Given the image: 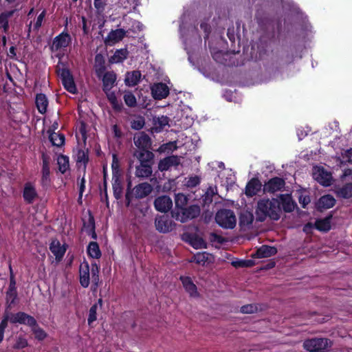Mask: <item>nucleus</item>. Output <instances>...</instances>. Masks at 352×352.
I'll use <instances>...</instances> for the list:
<instances>
[{"instance_id":"obj_15","label":"nucleus","mask_w":352,"mask_h":352,"mask_svg":"<svg viewBox=\"0 0 352 352\" xmlns=\"http://www.w3.org/2000/svg\"><path fill=\"white\" fill-rule=\"evenodd\" d=\"M156 210L161 212H168L173 206L172 199L167 195L157 197L154 201Z\"/></svg>"},{"instance_id":"obj_30","label":"nucleus","mask_w":352,"mask_h":352,"mask_svg":"<svg viewBox=\"0 0 352 352\" xmlns=\"http://www.w3.org/2000/svg\"><path fill=\"white\" fill-rule=\"evenodd\" d=\"M153 168L150 165H136L135 175L138 178H148L152 175Z\"/></svg>"},{"instance_id":"obj_64","label":"nucleus","mask_w":352,"mask_h":352,"mask_svg":"<svg viewBox=\"0 0 352 352\" xmlns=\"http://www.w3.org/2000/svg\"><path fill=\"white\" fill-rule=\"evenodd\" d=\"M210 239L212 241L217 242L220 244H222L225 241V239L222 236L216 233L211 234Z\"/></svg>"},{"instance_id":"obj_62","label":"nucleus","mask_w":352,"mask_h":352,"mask_svg":"<svg viewBox=\"0 0 352 352\" xmlns=\"http://www.w3.org/2000/svg\"><path fill=\"white\" fill-rule=\"evenodd\" d=\"M45 11H43L37 17L36 19V23H34V29L36 30H38L40 28V27L41 26V24H42V21L45 17Z\"/></svg>"},{"instance_id":"obj_52","label":"nucleus","mask_w":352,"mask_h":352,"mask_svg":"<svg viewBox=\"0 0 352 352\" xmlns=\"http://www.w3.org/2000/svg\"><path fill=\"white\" fill-rule=\"evenodd\" d=\"M215 192L214 191V189L212 187H209L207 189V191L206 192L204 196V202L205 204H210L212 202V197L214 195Z\"/></svg>"},{"instance_id":"obj_37","label":"nucleus","mask_w":352,"mask_h":352,"mask_svg":"<svg viewBox=\"0 0 352 352\" xmlns=\"http://www.w3.org/2000/svg\"><path fill=\"white\" fill-rule=\"evenodd\" d=\"M47 132L50 133L49 140L52 142V145L59 147L64 144L65 136L63 134L50 132V130Z\"/></svg>"},{"instance_id":"obj_49","label":"nucleus","mask_w":352,"mask_h":352,"mask_svg":"<svg viewBox=\"0 0 352 352\" xmlns=\"http://www.w3.org/2000/svg\"><path fill=\"white\" fill-rule=\"evenodd\" d=\"M12 315V313L7 310L5 311L3 318L0 323V331H5V329L8 326V321L9 320L11 322Z\"/></svg>"},{"instance_id":"obj_42","label":"nucleus","mask_w":352,"mask_h":352,"mask_svg":"<svg viewBox=\"0 0 352 352\" xmlns=\"http://www.w3.org/2000/svg\"><path fill=\"white\" fill-rule=\"evenodd\" d=\"M99 265H97L96 263H91V279L94 287L92 289L94 292L96 291L99 283Z\"/></svg>"},{"instance_id":"obj_18","label":"nucleus","mask_w":352,"mask_h":352,"mask_svg":"<svg viewBox=\"0 0 352 352\" xmlns=\"http://www.w3.org/2000/svg\"><path fill=\"white\" fill-rule=\"evenodd\" d=\"M336 204V199L331 195H325L322 196L316 204V209L322 212L323 210L329 209Z\"/></svg>"},{"instance_id":"obj_57","label":"nucleus","mask_w":352,"mask_h":352,"mask_svg":"<svg viewBox=\"0 0 352 352\" xmlns=\"http://www.w3.org/2000/svg\"><path fill=\"white\" fill-rule=\"evenodd\" d=\"M251 261H244V260H238L234 261L232 262V265L234 267H249V263H250Z\"/></svg>"},{"instance_id":"obj_19","label":"nucleus","mask_w":352,"mask_h":352,"mask_svg":"<svg viewBox=\"0 0 352 352\" xmlns=\"http://www.w3.org/2000/svg\"><path fill=\"white\" fill-rule=\"evenodd\" d=\"M261 182L256 177L252 178L246 184L245 193L248 197L256 195L261 189Z\"/></svg>"},{"instance_id":"obj_33","label":"nucleus","mask_w":352,"mask_h":352,"mask_svg":"<svg viewBox=\"0 0 352 352\" xmlns=\"http://www.w3.org/2000/svg\"><path fill=\"white\" fill-rule=\"evenodd\" d=\"M331 215L326 217L324 219H317L315 222V228L322 232H328L330 230Z\"/></svg>"},{"instance_id":"obj_60","label":"nucleus","mask_w":352,"mask_h":352,"mask_svg":"<svg viewBox=\"0 0 352 352\" xmlns=\"http://www.w3.org/2000/svg\"><path fill=\"white\" fill-rule=\"evenodd\" d=\"M342 157L345 162L352 163V148L345 151Z\"/></svg>"},{"instance_id":"obj_43","label":"nucleus","mask_w":352,"mask_h":352,"mask_svg":"<svg viewBox=\"0 0 352 352\" xmlns=\"http://www.w3.org/2000/svg\"><path fill=\"white\" fill-rule=\"evenodd\" d=\"M102 254L97 242H89V257L94 258H100Z\"/></svg>"},{"instance_id":"obj_40","label":"nucleus","mask_w":352,"mask_h":352,"mask_svg":"<svg viewBox=\"0 0 352 352\" xmlns=\"http://www.w3.org/2000/svg\"><path fill=\"white\" fill-rule=\"evenodd\" d=\"M57 163L58 165V170L62 173H65L69 168V157L65 155H59L57 159Z\"/></svg>"},{"instance_id":"obj_7","label":"nucleus","mask_w":352,"mask_h":352,"mask_svg":"<svg viewBox=\"0 0 352 352\" xmlns=\"http://www.w3.org/2000/svg\"><path fill=\"white\" fill-rule=\"evenodd\" d=\"M201 208L197 204H192L186 206L179 212H176L173 218L182 223L187 222L189 220L195 219L199 216Z\"/></svg>"},{"instance_id":"obj_11","label":"nucleus","mask_w":352,"mask_h":352,"mask_svg":"<svg viewBox=\"0 0 352 352\" xmlns=\"http://www.w3.org/2000/svg\"><path fill=\"white\" fill-rule=\"evenodd\" d=\"M133 155L138 160L139 165L153 166L154 164L155 155L153 152L148 150L135 151Z\"/></svg>"},{"instance_id":"obj_16","label":"nucleus","mask_w":352,"mask_h":352,"mask_svg":"<svg viewBox=\"0 0 352 352\" xmlns=\"http://www.w3.org/2000/svg\"><path fill=\"white\" fill-rule=\"evenodd\" d=\"M180 164V159L177 155H172L160 160L158 169L161 172L168 170L172 166H177Z\"/></svg>"},{"instance_id":"obj_38","label":"nucleus","mask_w":352,"mask_h":352,"mask_svg":"<svg viewBox=\"0 0 352 352\" xmlns=\"http://www.w3.org/2000/svg\"><path fill=\"white\" fill-rule=\"evenodd\" d=\"M298 202L302 208H306L307 206L310 203L311 199L309 193L305 189L297 191Z\"/></svg>"},{"instance_id":"obj_32","label":"nucleus","mask_w":352,"mask_h":352,"mask_svg":"<svg viewBox=\"0 0 352 352\" xmlns=\"http://www.w3.org/2000/svg\"><path fill=\"white\" fill-rule=\"evenodd\" d=\"M336 195L340 198L350 199L352 197V183H346L336 190Z\"/></svg>"},{"instance_id":"obj_39","label":"nucleus","mask_w":352,"mask_h":352,"mask_svg":"<svg viewBox=\"0 0 352 352\" xmlns=\"http://www.w3.org/2000/svg\"><path fill=\"white\" fill-rule=\"evenodd\" d=\"M190 244L195 249L206 248V243L201 238L197 235H192L190 237Z\"/></svg>"},{"instance_id":"obj_61","label":"nucleus","mask_w":352,"mask_h":352,"mask_svg":"<svg viewBox=\"0 0 352 352\" xmlns=\"http://www.w3.org/2000/svg\"><path fill=\"white\" fill-rule=\"evenodd\" d=\"M144 121L143 120H133L131 122V128L135 130H140L143 128Z\"/></svg>"},{"instance_id":"obj_13","label":"nucleus","mask_w":352,"mask_h":352,"mask_svg":"<svg viewBox=\"0 0 352 352\" xmlns=\"http://www.w3.org/2000/svg\"><path fill=\"white\" fill-rule=\"evenodd\" d=\"M42 161H43V166H42V178H41V184L44 187H48L50 185V157L46 154L42 153Z\"/></svg>"},{"instance_id":"obj_27","label":"nucleus","mask_w":352,"mask_h":352,"mask_svg":"<svg viewBox=\"0 0 352 352\" xmlns=\"http://www.w3.org/2000/svg\"><path fill=\"white\" fill-rule=\"evenodd\" d=\"M180 280L185 290L189 293L191 296H195L198 294L197 286L193 283L192 279L188 276H181Z\"/></svg>"},{"instance_id":"obj_47","label":"nucleus","mask_w":352,"mask_h":352,"mask_svg":"<svg viewBox=\"0 0 352 352\" xmlns=\"http://www.w3.org/2000/svg\"><path fill=\"white\" fill-rule=\"evenodd\" d=\"M208 253L199 252L193 256L192 261H194L197 264H201L202 265H204L205 263L208 261Z\"/></svg>"},{"instance_id":"obj_10","label":"nucleus","mask_w":352,"mask_h":352,"mask_svg":"<svg viewBox=\"0 0 352 352\" xmlns=\"http://www.w3.org/2000/svg\"><path fill=\"white\" fill-rule=\"evenodd\" d=\"M11 323H19L21 324L27 325L32 329L36 325L37 321L33 316L25 312L19 311L16 314H12Z\"/></svg>"},{"instance_id":"obj_3","label":"nucleus","mask_w":352,"mask_h":352,"mask_svg":"<svg viewBox=\"0 0 352 352\" xmlns=\"http://www.w3.org/2000/svg\"><path fill=\"white\" fill-rule=\"evenodd\" d=\"M131 182L128 183L125 194V205L129 207L133 198L140 199L148 196L153 191V186L148 182H142L131 189Z\"/></svg>"},{"instance_id":"obj_56","label":"nucleus","mask_w":352,"mask_h":352,"mask_svg":"<svg viewBox=\"0 0 352 352\" xmlns=\"http://www.w3.org/2000/svg\"><path fill=\"white\" fill-rule=\"evenodd\" d=\"M98 305L94 304L89 309V324L96 320V311Z\"/></svg>"},{"instance_id":"obj_48","label":"nucleus","mask_w":352,"mask_h":352,"mask_svg":"<svg viewBox=\"0 0 352 352\" xmlns=\"http://www.w3.org/2000/svg\"><path fill=\"white\" fill-rule=\"evenodd\" d=\"M125 104L129 107H135L137 105V100L131 92L124 94L123 96Z\"/></svg>"},{"instance_id":"obj_28","label":"nucleus","mask_w":352,"mask_h":352,"mask_svg":"<svg viewBox=\"0 0 352 352\" xmlns=\"http://www.w3.org/2000/svg\"><path fill=\"white\" fill-rule=\"evenodd\" d=\"M141 76V72L138 70L127 72L124 80L126 85L129 87L137 85L140 81Z\"/></svg>"},{"instance_id":"obj_17","label":"nucleus","mask_w":352,"mask_h":352,"mask_svg":"<svg viewBox=\"0 0 352 352\" xmlns=\"http://www.w3.org/2000/svg\"><path fill=\"white\" fill-rule=\"evenodd\" d=\"M102 90L104 91H111L115 86L117 80L116 74L113 72H106L102 76Z\"/></svg>"},{"instance_id":"obj_54","label":"nucleus","mask_w":352,"mask_h":352,"mask_svg":"<svg viewBox=\"0 0 352 352\" xmlns=\"http://www.w3.org/2000/svg\"><path fill=\"white\" fill-rule=\"evenodd\" d=\"M9 268H10V284H9V287H8V291L15 292V291H16V280H15L14 275L12 272L11 265H10Z\"/></svg>"},{"instance_id":"obj_59","label":"nucleus","mask_w":352,"mask_h":352,"mask_svg":"<svg viewBox=\"0 0 352 352\" xmlns=\"http://www.w3.org/2000/svg\"><path fill=\"white\" fill-rule=\"evenodd\" d=\"M14 11L3 12L0 14V24L2 25L8 21V18L11 17Z\"/></svg>"},{"instance_id":"obj_4","label":"nucleus","mask_w":352,"mask_h":352,"mask_svg":"<svg viewBox=\"0 0 352 352\" xmlns=\"http://www.w3.org/2000/svg\"><path fill=\"white\" fill-rule=\"evenodd\" d=\"M332 345V342L324 338H314L305 340L303 347L309 352H325Z\"/></svg>"},{"instance_id":"obj_24","label":"nucleus","mask_w":352,"mask_h":352,"mask_svg":"<svg viewBox=\"0 0 352 352\" xmlns=\"http://www.w3.org/2000/svg\"><path fill=\"white\" fill-rule=\"evenodd\" d=\"M276 253L277 249L274 246L263 245L256 250L255 256L256 258H263L270 257Z\"/></svg>"},{"instance_id":"obj_58","label":"nucleus","mask_w":352,"mask_h":352,"mask_svg":"<svg viewBox=\"0 0 352 352\" xmlns=\"http://www.w3.org/2000/svg\"><path fill=\"white\" fill-rule=\"evenodd\" d=\"M112 172H113V176L115 174L116 175H119L120 177L119 164H118V160H117L116 155H113V158Z\"/></svg>"},{"instance_id":"obj_20","label":"nucleus","mask_w":352,"mask_h":352,"mask_svg":"<svg viewBox=\"0 0 352 352\" xmlns=\"http://www.w3.org/2000/svg\"><path fill=\"white\" fill-rule=\"evenodd\" d=\"M134 143L138 147L135 151L148 150L151 146V140L148 135L143 132L140 136L134 139Z\"/></svg>"},{"instance_id":"obj_25","label":"nucleus","mask_w":352,"mask_h":352,"mask_svg":"<svg viewBox=\"0 0 352 352\" xmlns=\"http://www.w3.org/2000/svg\"><path fill=\"white\" fill-rule=\"evenodd\" d=\"M94 68L96 76L98 78H101L106 70L105 58L101 54H97L95 56Z\"/></svg>"},{"instance_id":"obj_26","label":"nucleus","mask_w":352,"mask_h":352,"mask_svg":"<svg viewBox=\"0 0 352 352\" xmlns=\"http://www.w3.org/2000/svg\"><path fill=\"white\" fill-rule=\"evenodd\" d=\"M113 183L112 188L113 192V196L116 199L119 200L122 197L123 187L122 184V180L119 175H114L112 177Z\"/></svg>"},{"instance_id":"obj_23","label":"nucleus","mask_w":352,"mask_h":352,"mask_svg":"<svg viewBox=\"0 0 352 352\" xmlns=\"http://www.w3.org/2000/svg\"><path fill=\"white\" fill-rule=\"evenodd\" d=\"M71 41L70 36L67 33H62L56 36L53 41L52 48L58 50L60 48L68 46Z\"/></svg>"},{"instance_id":"obj_50","label":"nucleus","mask_w":352,"mask_h":352,"mask_svg":"<svg viewBox=\"0 0 352 352\" xmlns=\"http://www.w3.org/2000/svg\"><path fill=\"white\" fill-rule=\"evenodd\" d=\"M257 311L258 307L255 304L245 305H243L240 309V311L243 314H254L256 313Z\"/></svg>"},{"instance_id":"obj_6","label":"nucleus","mask_w":352,"mask_h":352,"mask_svg":"<svg viewBox=\"0 0 352 352\" xmlns=\"http://www.w3.org/2000/svg\"><path fill=\"white\" fill-rule=\"evenodd\" d=\"M56 72L65 89L70 93H75L76 88L73 76L64 63L60 62L58 63L56 66Z\"/></svg>"},{"instance_id":"obj_1","label":"nucleus","mask_w":352,"mask_h":352,"mask_svg":"<svg viewBox=\"0 0 352 352\" xmlns=\"http://www.w3.org/2000/svg\"><path fill=\"white\" fill-rule=\"evenodd\" d=\"M87 99L80 100L78 105V118L76 129V138L77 140V146L75 148V160L78 169L82 168L84 175L81 179L79 188V195L78 204H82V194L85 189V175L86 173L87 164L88 162V148L86 147L87 135V121L88 113L87 112Z\"/></svg>"},{"instance_id":"obj_8","label":"nucleus","mask_w":352,"mask_h":352,"mask_svg":"<svg viewBox=\"0 0 352 352\" xmlns=\"http://www.w3.org/2000/svg\"><path fill=\"white\" fill-rule=\"evenodd\" d=\"M285 186V181L279 177H274L270 179L263 185V192L274 194L278 191H281Z\"/></svg>"},{"instance_id":"obj_45","label":"nucleus","mask_w":352,"mask_h":352,"mask_svg":"<svg viewBox=\"0 0 352 352\" xmlns=\"http://www.w3.org/2000/svg\"><path fill=\"white\" fill-rule=\"evenodd\" d=\"M17 297V292L7 291L6 292V310L9 311L11 309L12 305L15 303V300Z\"/></svg>"},{"instance_id":"obj_46","label":"nucleus","mask_w":352,"mask_h":352,"mask_svg":"<svg viewBox=\"0 0 352 352\" xmlns=\"http://www.w3.org/2000/svg\"><path fill=\"white\" fill-rule=\"evenodd\" d=\"M28 342L24 336L19 335L15 338V343L12 346L14 349H22L28 346Z\"/></svg>"},{"instance_id":"obj_29","label":"nucleus","mask_w":352,"mask_h":352,"mask_svg":"<svg viewBox=\"0 0 352 352\" xmlns=\"http://www.w3.org/2000/svg\"><path fill=\"white\" fill-rule=\"evenodd\" d=\"M129 56V51L126 48L117 50L113 56L109 58V63H122Z\"/></svg>"},{"instance_id":"obj_55","label":"nucleus","mask_w":352,"mask_h":352,"mask_svg":"<svg viewBox=\"0 0 352 352\" xmlns=\"http://www.w3.org/2000/svg\"><path fill=\"white\" fill-rule=\"evenodd\" d=\"M200 178L198 176L195 175L189 177L186 185L188 187L194 188L198 186L200 184Z\"/></svg>"},{"instance_id":"obj_9","label":"nucleus","mask_w":352,"mask_h":352,"mask_svg":"<svg viewBox=\"0 0 352 352\" xmlns=\"http://www.w3.org/2000/svg\"><path fill=\"white\" fill-rule=\"evenodd\" d=\"M156 230L162 233H167L173 230L175 223L168 215H162L155 218Z\"/></svg>"},{"instance_id":"obj_5","label":"nucleus","mask_w":352,"mask_h":352,"mask_svg":"<svg viewBox=\"0 0 352 352\" xmlns=\"http://www.w3.org/2000/svg\"><path fill=\"white\" fill-rule=\"evenodd\" d=\"M215 221L223 228L232 229L236 226V220L232 210L221 209L216 213Z\"/></svg>"},{"instance_id":"obj_2","label":"nucleus","mask_w":352,"mask_h":352,"mask_svg":"<svg viewBox=\"0 0 352 352\" xmlns=\"http://www.w3.org/2000/svg\"><path fill=\"white\" fill-rule=\"evenodd\" d=\"M297 207L290 194H280L278 198L262 199L257 202L256 221L263 222L267 217L277 221L280 217L281 208L285 212H292Z\"/></svg>"},{"instance_id":"obj_21","label":"nucleus","mask_w":352,"mask_h":352,"mask_svg":"<svg viewBox=\"0 0 352 352\" xmlns=\"http://www.w3.org/2000/svg\"><path fill=\"white\" fill-rule=\"evenodd\" d=\"M188 198L183 193H178L175 197V208L171 211L172 217H174L176 212L181 211L188 204Z\"/></svg>"},{"instance_id":"obj_51","label":"nucleus","mask_w":352,"mask_h":352,"mask_svg":"<svg viewBox=\"0 0 352 352\" xmlns=\"http://www.w3.org/2000/svg\"><path fill=\"white\" fill-rule=\"evenodd\" d=\"M168 124V118L167 116H162L160 118L154 119V124L157 128L162 129L165 126Z\"/></svg>"},{"instance_id":"obj_22","label":"nucleus","mask_w":352,"mask_h":352,"mask_svg":"<svg viewBox=\"0 0 352 352\" xmlns=\"http://www.w3.org/2000/svg\"><path fill=\"white\" fill-rule=\"evenodd\" d=\"M50 250L56 256V259L58 262L61 261L66 251L65 247L61 246L59 241L56 239L52 240L50 245Z\"/></svg>"},{"instance_id":"obj_35","label":"nucleus","mask_w":352,"mask_h":352,"mask_svg":"<svg viewBox=\"0 0 352 352\" xmlns=\"http://www.w3.org/2000/svg\"><path fill=\"white\" fill-rule=\"evenodd\" d=\"M80 282L84 287H88V262L85 261L80 265Z\"/></svg>"},{"instance_id":"obj_36","label":"nucleus","mask_w":352,"mask_h":352,"mask_svg":"<svg viewBox=\"0 0 352 352\" xmlns=\"http://www.w3.org/2000/svg\"><path fill=\"white\" fill-rule=\"evenodd\" d=\"M37 197L35 188L30 184H26L23 190V198L29 204H32Z\"/></svg>"},{"instance_id":"obj_31","label":"nucleus","mask_w":352,"mask_h":352,"mask_svg":"<svg viewBox=\"0 0 352 352\" xmlns=\"http://www.w3.org/2000/svg\"><path fill=\"white\" fill-rule=\"evenodd\" d=\"M126 32L123 29H116L115 30H111L107 38L106 42L108 43H115L120 41H121L125 36Z\"/></svg>"},{"instance_id":"obj_34","label":"nucleus","mask_w":352,"mask_h":352,"mask_svg":"<svg viewBox=\"0 0 352 352\" xmlns=\"http://www.w3.org/2000/svg\"><path fill=\"white\" fill-rule=\"evenodd\" d=\"M35 102L38 111L42 114L45 113L48 105V100L46 96L43 94H37Z\"/></svg>"},{"instance_id":"obj_53","label":"nucleus","mask_w":352,"mask_h":352,"mask_svg":"<svg viewBox=\"0 0 352 352\" xmlns=\"http://www.w3.org/2000/svg\"><path fill=\"white\" fill-rule=\"evenodd\" d=\"M89 234H91V238L94 239H97V234L95 232V221L94 216L89 211Z\"/></svg>"},{"instance_id":"obj_14","label":"nucleus","mask_w":352,"mask_h":352,"mask_svg":"<svg viewBox=\"0 0 352 352\" xmlns=\"http://www.w3.org/2000/svg\"><path fill=\"white\" fill-rule=\"evenodd\" d=\"M313 176L319 184L324 186H329L331 184V175L323 167H318L314 172Z\"/></svg>"},{"instance_id":"obj_63","label":"nucleus","mask_w":352,"mask_h":352,"mask_svg":"<svg viewBox=\"0 0 352 352\" xmlns=\"http://www.w3.org/2000/svg\"><path fill=\"white\" fill-rule=\"evenodd\" d=\"M200 28L205 33L204 38H208L210 33V25L206 22H202L200 24Z\"/></svg>"},{"instance_id":"obj_44","label":"nucleus","mask_w":352,"mask_h":352,"mask_svg":"<svg viewBox=\"0 0 352 352\" xmlns=\"http://www.w3.org/2000/svg\"><path fill=\"white\" fill-rule=\"evenodd\" d=\"M31 331L34 333L35 339L38 341L45 340L47 336V333L38 326V323L31 329Z\"/></svg>"},{"instance_id":"obj_12","label":"nucleus","mask_w":352,"mask_h":352,"mask_svg":"<svg viewBox=\"0 0 352 352\" xmlns=\"http://www.w3.org/2000/svg\"><path fill=\"white\" fill-rule=\"evenodd\" d=\"M151 94L155 100H160L169 95V88L164 82L155 83L151 88Z\"/></svg>"},{"instance_id":"obj_41","label":"nucleus","mask_w":352,"mask_h":352,"mask_svg":"<svg viewBox=\"0 0 352 352\" xmlns=\"http://www.w3.org/2000/svg\"><path fill=\"white\" fill-rule=\"evenodd\" d=\"M177 149V142L173 141V142H168L167 143L160 145V146L157 149V151L160 153H168L173 152Z\"/></svg>"}]
</instances>
